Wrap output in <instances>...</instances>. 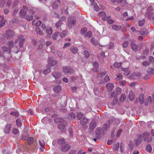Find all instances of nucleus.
Masks as SVG:
<instances>
[{
	"mask_svg": "<svg viewBox=\"0 0 154 154\" xmlns=\"http://www.w3.org/2000/svg\"><path fill=\"white\" fill-rule=\"evenodd\" d=\"M143 65L145 66H146L150 65V63L148 61H145L143 62L142 63Z\"/></svg>",
	"mask_w": 154,
	"mask_h": 154,
	"instance_id": "nucleus-56",
	"label": "nucleus"
},
{
	"mask_svg": "<svg viewBox=\"0 0 154 154\" xmlns=\"http://www.w3.org/2000/svg\"><path fill=\"white\" fill-rule=\"evenodd\" d=\"M75 19L72 17H70L69 19H68V27L70 29H72V27L75 25Z\"/></svg>",
	"mask_w": 154,
	"mask_h": 154,
	"instance_id": "nucleus-1",
	"label": "nucleus"
},
{
	"mask_svg": "<svg viewBox=\"0 0 154 154\" xmlns=\"http://www.w3.org/2000/svg\"><path fill=\"white\" fill-rule=\"evenodd\" d=\"M116 93L118 94H119L121 93L122 89L119 87H117L116 88Z\"/></svg>",
	"mask_w": 154,
	"mask_h": 154,
	"instance_id": "nucleus-49",
	"label": "nucleus"
},
{
	"mask_svg": "<svg viewBox=\"0 0 154 154\" xmlns=\"http://www.w3.org/2000/svg\"><path fill=\"white\" fill-rule=\"evenodd\" d=\"M121 70L125 72V74L126 75H128L130 73L129 71H128L127 69H124L122 68Z\"/></svg>",
	"mask_w": 154,
	"mask_h": 154,
	"instance_id": "nucleus-41",
	"label": "nucleus"
},
{
	"mask_svg": "<svg viewBox=\"0 0 154 154\" xmlns=\"http://www.w3.org/2000/svg\"><path fill=\"white\" fill-rule=\"evenodd\" d=\"M11 125L10 124H7L5 128V133L8 134L11 130Z\"/></svg>",
	"mask_w": 154,
	"mask_h": 154,
	"instance_id": "nucleus-17",
	"label": "nucleus"
},
{
	"mask_svg": "<svg viewBox=\"0 0 154 154\" xmlns=\"http://www.w3.org/2000/svg\"><path fill=\"white\" fill-rule=\"evenodd\" d=\"M144 101V99L143 95H140L139 97V102L140 104L143 103Z\"/></svg>",
	"mask_w": 154,
	"mask_h": 154,
	"instance_id": "nucleus-47",
	"label": "nucleus"
},
{
	"mask_svg": "<svg viewBox=\"0 0 154 154\" xmlns=\"http://www.w3.org/2000/svg\"><path fill=\"white\" fill-rule=\"evenodd\" d=\"M26 19L28 21H31L33 19V16L27 15Z\"/></svg>",
	"mask_w": 154,
	"mask_h": 154,
	"instance_id": "nucleus-54",
	"label": "nucleus"
},
{
	"mask_svg": "<svg viewBox=\"0 0 154 154\" xmlns=\"http://www.w3.org/2000/svg\"><path fill=\"white\" fill-rule=\"evenodd\" d=\"M62 121V119H60L59 118H56L54 119V121L55 123H58V122H61Z\"/></svg>",
	"mask_w": 154,
	"mask_h": 154,
	"instance_id": "nucleus-60",
	"label": "nucleus"
},
{
	"mask_svg": "<svg viewBox=\"0 0 154 154\" xmlns=\"http://www.w3.org/2000/svg\"><path fill=\"white\" fill-rule=\"evenodd\" d=\"M26 14V12L23 10H21L20 11V16L21 18H24Z\"/></svg>",
	"mask_w": 154,
	"mask_h": 154,
	"instance_id": "nucleus-27",
	"label": "nucleus"
},
{
	"mask_svg": "<svg viewBox=\"0 0 154 154\" xmlns=\"http://www.w3.org/2000/svg\"><path fill=\"white\" fill-rule=\"evenodd\" d=\"M22 139L24 140H27L29 143V144H31L33 143L34 141L33 138L31 137L29 138L28 139L25 138L24 137H23Z\"/></svg>",
	"mask_w": 154,
	"mask_h": 154,
	"instance_id": "nucleus-24",
	"label": "nucleus"
},
{
	"mask_svg": "<svg viewBox=\"0 0 154 154\" xmlns=\"http://www.w3.org/2000/svg\"><path fill=\"white\" fill-rule=\"evenodd\" d=\"M93 66L94 69H93L94 71L96 72L97 70V69L99 67V64L95 62L93 64Z\"/></svg>",
	"mask_w": 154,
	"mask_h": 154,
	"instance_id": "nucleus-30",
	"label": "nucleus"
},
{
	"mask_svg": "<svg viewBox=\"0 0 154 154\" xmlns=\"http://www.w3.org/2000/svg\"><path fill=\"white\" fill-rule=\"evenodd\" d=\"M59 32H56L52 36V38L53 40H55L57 38V37L58 36Z\"/></svg>",
	"mask_w": 154,
	"mask_h": 154,
	"instance_id": "nucleus-33",
	"label": "nucleus"
},
{
	"mask_svg": "<svg viewBox=\"0 0 154 154\" xmlns=\"http://www.w3.org/2000/svg\"><path fill=\"white\" fill-rule=\"evenodd\" d=\"M48 67V69L44 70L43 72V73L45 75L47 74L48 73L50 72L51 71L50 67Z\"/></svg>",
	"mask_w": 154,
	"mask_h": 154,
	"instance_id": "nucleus-43",
	"label": "nucleus"
},
{
	"mask_svg": "<svg viewBox=\"0 0 154 154\" xmlns=\"http://www.w3.org/2000/svg\"><path fill=\"white\" fill-rule=\"evenodd\" d=\"M52 75L55 79H57L61 76V74L59 72H54L52 73Z\"/></svg>",
	"mask_w": 154,
	"mask_h": 154,
	"instance_id": "nucleus-18",
	"label": "nucleus"
},
{
	"mask_svg": "<svg viewBox=\"0 0 154 154\" xmlns=\"http://www.w3.org/2000/svg\"><path fill=\"white\" fill-rule=\"evenodd\" d=\"M94 10L95 11H98L100 10L99 7L97 5L96 3H95L94 4Z\"/></svg>",
	"mask_w": 154,
	"mask_h": 154,
	"instance_id": "nucleus-55",
	"label": "nucleus"
},
{
	"mask_svg": "<svg viewBox=\"0 0 154 154\" xmlns=\"http://www.w3.org/2000/svg\"><path fill=\"white\" fill-rule=\"evenodd\" d=\"M35 31L37 34L40 35H43V32L39 28H36L35 29Z\"/></svg>",
	"mask_w": 154,
	"mask_h": 154,
	"instance_id": "nucleus-28",
	"label": "nucleus"
},
{
	"mask_svg": "<svg viewBox=\"0 0 154 154\" xmlns=\"http://www.w3.org/2000/svg\"><path fill=\"white\" fill-rule=\"evenodd\" d=\"M12 133L15 134H18L19 133V130L16 128L13 129L12 131Z\"/></svg>",
	"mask_w": 154,
	"mask_h": 154,
	"instance_id": "nucleus-37",
	"label": "nucleus"
},
{
	"mask_svg": "<svg viewBox=\"0 0 154 154\" xmlns=\"http://www.w3.org/2000/svg\"><path fill=\"white\" fill-rule=\"evenodd\" d=\"M88 119L84 117L80 121V124L82 126L85 125L88 122Z\"/></svg>",
	"mask_w": 154,
	"mask_h": 154,
	"instance_id": "nucleus-11",
	"label": "nucleus"
},
{
	"mask_svg": "<svg viewBox=\"0 0 154 154\" xmlns=\"http://www.w3.org/2000/svg\"><path fill=\"white\" fill-rule=\"evenodd\" d=\"M54 91L55 92H58L61 90V87L60 85H58L53 88Z\"/></svg>",
	"mask_w": 154,
	"mask_h": 154,
	"instance_id": "nucleus-22",
	"label": "nucleus"
},
{
	"mask_svg": "<svg viewBox=\"0 0 154 154\" xmlns=\"http://www.w3.org/2000/svg\"><path fill=\"white\" fill-rule=\"evenodd\" d=\"M106 88L109 90H111L114 87V85L112 83H108L106 85Z\"/></svg>",
	"mask_w": 154,
	"mask_h": 154,
	"instance_id": "nucleus-16",
	"label": "nucleus"
},
{
	"mask_svg": "<svg viewBox=\"0 0 154 154\" xmlns=\"http://www.w3.org/2000/svg\"><path fill=\"white\" fill-rule=\"evenodd\" d=\"M25 40L23 36L22 35H19L18 37L17 40L15 42H17L18 41H19V45L20 48H22L25 42Z\"/></svg>",
	"mask_w": 154,
	"mask_h": 154,
	"instance_id": "nucleus-3",
	"label": "nucleus"
},
{
	"mask_svg": "<svg viewBox=\"0 0 154 154\" xmlns=\"http://www.w3.org/2000/svg\"><path fill=\"white\" fill-rule=\"evenodd\" d=\"M58 143L59 144H64L65 143V140L63 138H61L59 139L58 140Z\"/></svg>",
	"mask_w": 154,
	"mask_h": 154,
	"instance_id": "nucleus-40",
	"label": "nucleus"
},
{
	"mask_svg": "<svg viewBox=\"0 0 154 154\" xmlns=\"http://www.w3.org/2000/svg\"><path fill=\"white\" fill-rule=\"evenodd\" d=\"M39 143L42 149H44L45 146V143L43 140H39Z\"/></svg>",
	"mask_w": 154,
	"mask_h": 154,
	"instance_id": "nucleus-46",
	"label": "nucleus"
},
{
	"mask_svg": "<svg viewBox=\"0 0 154 154\" xmlns=\"http://www.w3.org/2000/svg\"><path fill=\"white\" fill-rule=\"evenodd\" d=\"M85 37L91 38L92 36V32L91 31H89L85 34Z\"/></svg>",
	"mask_w": 154,
	"mask_h": 154,
	"instance_id": "nucleus-36",
	"label": "nucleus"
},
{
	"mask_svg": "<svg viewBox=\"0 0 154 154\" xmlns=\"http://www.w3.org/2000/svg\"><path fill=\"white\" fill-rule=\"evenodd\" d=\"M11 114L13 116H18L19 115V113L18 112L16 111L15 112H11Z\"/></svg>",
	"mask_w": 154,
	"mask_h": 154,
	"instance_id": "nucleus-57",
	"label": "nucleus"
},
{
	"mask_svg": "<svg viewBox=\"0 0 154 154\" xmlns=\"http://www.w3.org/2000/svg\"><path fill=\"white\" fill-rule=\"evenodd\" d=\"M98 16L101 18L103 21H106L107 19L111 18L109 16H106L105 13L103 11H100L98 13Z\"/></svg>",
	"mask_w": 154,
	"mask_h": 154,
	"instance_id": "nucleus-2",
	"label": "nucleus"
},
{
	"mask_svg": "<svg viewBox=\"0 0 154 154\" xmlns=\"http://www.w3.org/2000/svg\"><path fill=\"white\" fill-rule=\"evenodd\" d=\"M122 77V75L121 73H119L117 75V77L116 78V80H119L121 79Z\"/></svg>",
	"mask_w": 154,
	"mask_h": 154,
	"instance_id": "nucleus-50",
	"label": "nucleus"
},
{
	"mask_svg": "<svg viewBox=\"0 0 154 154\" xmlns=\"http://www.w3.org/2000/svg\"><path fill=\"white\" fill-rule=\"evenodd\" d=\"M46 32L49 35H51L52 33V29L51 27H49L46 30Z\"/></svg>",
	"mask_w": 154,
	"mask_h": 154,
	"instance_id": "nucleus-42",
	"label": "nucleus"
},
{
	"mask_svg": "<svg viewBox=\"0 0 154 154\" xmlns=\"http://www.w3.org/2000/svg\"><path fill=\"white\" fill-rule=\"evenodd\" d=\"M87 28H84L81 29V33L83 35L87 31Z\"/></svg>",
	"mask_w": 154,
	"mask_h": 154,
	"instance_id": "nucleus-58",
	"label": "nucleus"
},
{
	"mask_svg": "<svg viewBox=\"0 0 154 154\" xmlns=\"http://www.w3.org/2000/svg\"><path fill=\"white\" fill-rule=\"evenodd\" d=\"M119 144L118 143L114 145L113 147V149L115 151H117L119 149Z\"/></svg>",
	"mask_w": 154,
	"mask_h": 154,
	"instance_id": "nucleus-44",
	"label": "nucleus"
},
{
	"mask_svg": "<svg viewBox=\"0 0 154 154\" xmlns=\"http://www.w3.org/2000/svg\"><path fill=\"white\" fill-rule=\"evenodd\" d=\"M62 24V22L61 20H59L55 24L56 27L57 29H59L60 27V26Z\"/></svg>",
	"mask_w": 154,
	"mask_h": 154,
	"instance_id": "nucleus-31",
	"label": "nucleus"
},
{
	"mask_svg": "<svg viewBox=\"0 0 154 154\" xmlns=\"http://www.w3.org/2000/svg\"><path fill=\"white\" fill-rule=\"evenodd\" d=\"M71 51L74 54H76L78 51V49L75 47H71L70 48Z\"/></svg>",
	"mask_w": 154,
	"mask_h": 154,
	"instance_id": "nucleus-34",
	"label": "nucleus"
},
{
	"mask_svg": "<svg viewBox=\"0 0 154 154\" xmlns=\"http://www.w3.org/2000/svg\"><path fill=\"white\" fill-rule=\"evenodd\" d=\"M76 116L78 119L80 120L83 116V114L81 112H78L77 113Z\"/></svg>",
	"mask_w": 154,
	"mask_h": 154,
	"instance_id": "nucleus-23",
	"label": "nucleus"
},
{
	"mask_svg": "<svg viewBox=\"0 0 154 154\" xmlns=\"http://www.w3.org/2000/svg\"><path fill=\"white\" fill-rule=\"evenodd\" d=\"M147 73L153 75L154 74V69L152 68H149L147 70Z\"/></svg>",
	"mask_w": 154,
	"mask_h": 154,
	"instance_id": "nucleus-26",
	"label": "nucleus"
},
{
	"mask_svg": "<svg viewBox=\"0 0 154 154\" xmlns=\"http://www.w3.org/2000/svg\"><path fill=\"white\" fill-rule=\"evenodd\" d=\"M48 62V64L47 66V67H50L52 66L57 63V61L55 60H52V59L51 58H49Z\"/></svg>",
	"mask_w": 154,
	"mask_h": 154,
	"instance_id": "nucleus-8",
	"label": "nucleus"
},
{
	"mask_svg": "<svg viewBox=\"0 0 154 154\" xmlns=\"http://www.w3.org/2000/svg\"><path fill=\"white\" fill-rule=\"evenodd\" d=\"M146 150L149 152H151L152 150V147L151 145L148 144L146 146Z\"/></svg>",
	"mask_w": 154,
	"mask_h": 154,
	"instance_id": "nucleus-38",
	"label": "nucleus"
},
{
	"mask_svg": "<svg viewBox=\"0 0 154 154\" xmlns=\"http://www.w3.org/2000/svg\"><path fill=\"white\" fill-rule=\"evenodd\" d=\"M3 51L4 52L7 51L9 53H10L11 50L9 48H8L6 47H3L2 48Z\"/></svg>",
	"mask_w": 154,
	"mask_h": 154,
	"instance_id": "nucleus-48",
	"label": "nucleus"
},
{
	"mask_svg": "<svg viewBox=\"0 0 154 154\" xmlns=\"http://www.w3.org/2000/svg\"><path fill=\"white\" fill-rule=\"evenodd\" d=\"M139 139L135 140V143L137 145L140 144L143 140L142 136L141 135H139L138 136Z\"/></svg>",
	"mask_w": 154,
	"mask_h": 154,
	"instance_id": "nucleus-20",
	"label": "nucleus"
},
{
	"mask_svg": "<svg viewBox=\"0 0 154 154\" xmlns=\"http://www.w3.org/2000/svg\"><path fill=\"white\" fill-rule=\"evenodd\" d=\"M109 128V125H108L106 123L104 124L103 126V128L106 131Z\"/></svg>",
	"mask_w": 154,
	"mask_h": 154,
	"instance_id": "nucleus-52",
	"label": "nucleus"
},
{
	"mask_svg": "<svg viewBox=\"0 0 154 154\" xmlns=\"http://www.w3.org/2000/svg\"><path fill=\"white\" fill-rule=\"evenodd\" d=\"M6 20L5 19L3 16H0V27H2L4 26Z\"/></svg>",
	"mask_w": 154,
	"mask_h": 154,
	"instance_id": "nucleus-10",
	"label": "nucleus"
},
{
	"mask_svg": "<svg viewBox=\"0 0 154 154\" xmlns=\"http://www.w3.org/2000/svg\"><path fill=\"white\" fill-rule=\"evenodd\" d=\"M131 46L132 50L134 51H137L138 50V46L136 44L131 43Z\"/></svg>",
	"mask_w": 154,
	"mask_h": 154,
	"instance_id": "nucleus-15",
	"label": "nucleus"
},
{
	"mask_svg": "<svg viewBox=\"0 0 154 154\" xmlns=\"http://www.w3.org/2000/svg\"><path fill=\"white\" fill-rule=\"evenodd\" d=\"M70 148V147L69 145L66 144L62 146L61 149L63 152H66Z\"/></svg>",
	"mask_w": 154,
	"mask_h": 154,
	"instance_id": "nucleus-19",
	"label": "nucleus"
},
{
	"mask_svg": "<svg viewBox=\"0 0 154 154\" xmlns=\"http://www.w3.org/2000/svg\"><path fill=\"white\" fill-rule=\"evenodd\" d=\"M96 122L94 121H92L89 126V132H91L95 129L96 125Z\"/></svg>",
	"mask_w": 154,
	"mask_h": 154,
	"instance_id": "nucleus-7",
	"label": "nucleus"
},
{
	"mask_svg": "<svg viewBox=\"0 0 154 154\" xmlns=\"http://www.w3.org/2000/svg\"><path fill=\"white\" fill-rule=\"evenodd\" d=\"M117 2L119 4H120L122 6L126 4L125 0H118Z\"/></svg>",
	"mask_w": 154,
	"mask_h": 154,
	"instance_id": "nucleus-32",
	"label": "nucleus"
},
{
	"mask_svg": "<svg viewBox=\"0 0 154 154\" xmlns=\"http://www.w3.org/2000/svg\"><path fill=\"white\" fill-rule=\"evenodd\" d=\"M63 72L66 73L71 74L72 72V69L66 66L63 67Z\"/></svg>",
	"mask_w": 154,
	"mask_h": 154,
	"instance_id": "nucleus-9",
	"label": "nucleus"
},
{
	"mask_svg": "<svg viewBox=\"0 0 154 154\" xmlns=\"http://www.w3.org/2000/svg\"><path fill=\"white\" fill-rule=\"evenodd\" d=\"M117 97V95L115 92H113L111 94L110 98L111 99H113V101L112 103V105L116 104L117 103L118 100Z\"/></svg>",
	"mask_w": 154,
	"mask_h": 154,
	"instance_id": "nucleus-5",
	"label": "nucleus"
},
{
	"mask_svg": "<svg viewBox=\"0 0 154 154\" xmlns=\"http://www.w3.org/2000/svg\"><path fill=\"white\" fill-rule=\"evenodd\" d=\"M58 128L59 129L61 132L64 131L66 129V126L62 124H58Z\"/></svg>",
	"mask_w": 154,
	"mask_h": 154,
	"instance_id": "nucleus-12",
	"label": "nucleus"
},
{
	"mask_svg": "<svg viewBox=\"0 0 154 154\" xmlns=\"http://www.w3.org/2000/svg\"><path fill=\"white\" fill-rule=\"evenodd\" d=\"M67 33V31L64 30L62 31L60 34V35L61 37H64L66 35Z\"/></svg>",
	"mask_w": 154,
	"mask_h": 154,
	"instance_id": "nucleus-39",
	"label": "nucleus"
},
{
	"mask_svg": "<svg viewBox=\"0 0 154 154\" xmlns=\"http://www.w3.org/2000/svg\"><path fill=\"white\" fill-rule=\"evenodd\" d=\"M104 80L106 82H107L110 81V79L108 75H106L104 78Z\"/></svg>",
	"mask_w": 154,
	"mask_h": 154,
	"instance_id": "nucleus-62",
	"label": "nucleus"
},
{
	"mask_svg": "<svg viewBox=\"0 0 154 154\" xmlns=\"http://www.w3.org/2000/svg\"><path fill=\"white\" fill-rule=\"evenodd\" d=\"M106 20L107 22L110 24H112L114 22V20L112 19H110V18L107 19Z\"/></svg>",
	"mask_w": 154,
	"mask_h": 154,
	"instance_id": "nucleus-64",
	"label": "nucleus"
},
{
	"mask_svg": "<svg viewBox=\"0 0 154 154\" xmlns=\"http://www.w3.org/2000/svg\"><path fill=\"white\" fill-rule=\"evenodd\" d=\"M23 121H22L20 119H18L16 120V123L17 126L21 127L22 125Z\"/></svg>",
	"mask_w": 154,
	"mask_h": 154,
	"instance_id": "nucleus-25",
	"label": "nucleus"
},
{
	"mask_svg": "<svg viewBox=\"0 0 154 154\" xmlns=\"http://www.w3.org/2000/svg\"><path fill=\"white\" fill-rule=\"evenodd\" d=\"M139 32L140 33L141 35H146L147 33V31H139Z\"/></svg>",
	"mask_w": 154,
	"mask_h": 154,
	"instance_id": "nucleus-61",
	"label": "nucleus"
},
{
	"mask_svg": "<svg viewBox=\"0 0 154 154\" xmlns=\"http://www.w3.org/2000/svg\"><path fill=\"white\" fill-rule=\"evenodd\" d=\"M111 26L112 29L115 30L117 31L122 28V26H118L115 24L112 25Z\"/></svg>",
	"mask_w": 154,
	"mask_h": 154,
	"instance_id": "nucleus-21",
	"label": "nucleus"
},
{
	"mask_svg": "<svg viewBox=\"0 0 154 154\" xmlns=\"http://www.w3.org/2000/svg\"><path fill=\"white\" fill-rule=\"evenodd\" d=\"M126 99V97L125 94H122L120 99V100L121 102L124 101Z\"/></svg>",
	"mask_w": 154,
	"mask_h": 154,
	"instance_id": "nucleus-35",
	"label": "nucleus"
},
{
	"mask_svg": "<svg viewBox=\"0 0 154 154\" xmlns=\"http://www.w3.org/2000/svg\"><path fill=\"white\" fill-rule=\"evenodd\" d=\"M8 45L10 49L11 48L14 46V42L12 41H9L8 43Z\"/></svg>",
	"mask_w": 154,
	"mask_h": 154,
	"instance_id": "nucleus-51",
	"label": "nucleus"
},
{
	"mask_svg": "<svg viewBox=\"0 0 154 154\" xmlns=\"http://www.w3.org/2000/svg\"><path fill=\"white\" fill-rule=\"evenodd\" d=\"M49 3L51 4L53 2L52 5L53 8H56L60 5V2L59 0H50Z\"/></svg>",
	"mask_w": 154,
	"mask_h": 154,
	"instance_id": "nucleus-4",
	"label": "nucleus"
},
{
	"mask_svg": "<svg viewBox=\"0 0 154 154\" xmlns=\"http://www.w3.org/2000/svg\"><path fill=\"white\" fill-rule=\"evenodd\" d=\"M91 42L93 45H95L96 46L98 45V41L94 38H91Z\"/></svg>",
	"mask_w": 154,
	"mask_h": 154,
	"instance_id": "nucleus-29",
	"label": "nucleus"
},
{
	"mask_svg": "<svg viewBox=\"0 0 154 154\" xmlns=\"http://www.w3.org/2000/svg\"><path fill=\"white\" fill-rule=\"evenodd\" d=\"M145 22V20L144 19L143 20H140L139 23V25L140 26H142L144 25Z\"/></svg>",
	"mask_w": 154,
	"mask_h": 154,
	"instance_id": "nucleus-59",
	"label": "nucleus"
},
{
	"mask_svg": "<svg viewBox=\"0 0 154 154\" xmlns=\"http://www.w3.org/2000/svg\"><path fill=\"white\" fill-rule=\"evenodd\" d=\"M121 63L116 62L114 63V67L118 68L119 67L121 66Z\"/></svg>",
	"mask_w": 154,
	"mask_h": 154,
	"instance_id": "nucleus-45",
	"label": "nucleus"
},
{
	"mask_svg": "<svg viewBox=\"0 0 154 154\" xmlns=\"http://www.w3.org/2000/svg\"><path fill=\"white\" fill-rule=\"evenodd\" d=\"M6 35L8 37H11L14 36L15 33L13 31L8 30L6 32Z\"/></svg>",
	"mask_w": 154,
	"mask_h": 154,
	"instance_id": "nucleus-14",
	"label": "nucleus"
},
{
	"mask_svg": "<svg viewBox=\"0 0 154 154\" xmlns=\"http://www.w3.org/2000/svg\"><path fill=\"white\" fill-rule=\"evenodd\" d=\"M84 54L86 58H88L90 54L87 51H85L84 52Z\"/></svg>",
	"mask_w": 154,
	"mask_h": 154,
	"instance_id": "nucleus-53",
	"label": "nucleus"
},
{
	"mask_svg": "<svg viewBox=\"0 0 154 154\" xmlns=\"http://www.w3.org/2000/svg\"><path fill=\"white\" fill-rule=\"evenodd\" d=\"M128 98L129 100L131 101L133 100L134 98V91H131L129 93Z\"/></svg>",
	"mask_w": 154,
	"mask_h": 154,
	"instance_id": "nucleus-13",
	"label": "nucleus"
},
{
	"mask_svg": "<svg viewBox=\"0 0 154 154\" xmlns=\"http://www.w3.org/2000/svg\"><path fill=\"white\" fill-rule=\"evenodd\" d=\"M128 43L127 41H125L122 44V47L123 48H126L128 45Z\"/></svg>",
	"mask_w": 154,
	"mask_h": 154,
	"instance_id": "nucleus-63",
	"label": "nucleus"
},
{
	"mask_svg": "<svg viewBox=\"0 0 154 154\" xmlns=\"http://www.w3.org/2000/svg\"><path fill=\"white\" fill-rule=\"evenodd\" d=\"M143 137L144 140L146 142H150L152 140L151 136L149 133L147 132H145L144 133Z\"/></svg>",
	"mask_w": 154,
	"mask_h": 154,
	"instance_id": "nucleus-6",
	"label": "nucleus"
}]
</instances>
